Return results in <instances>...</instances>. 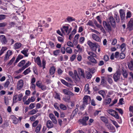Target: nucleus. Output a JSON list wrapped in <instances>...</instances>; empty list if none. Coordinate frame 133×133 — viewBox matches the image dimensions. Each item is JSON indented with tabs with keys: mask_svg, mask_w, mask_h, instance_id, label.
Returning <instances> with one entry per match:
<instances>
[{
	"mask_svg": "<svg viewBox=\"0 0 133 133\" xmlns=\"http://www.w3.org/2000/svg\"><path fill=\"white\" fill-rule=\"evenodd\" d=\"M87 43L92 50L94 51H96V49L98 47L97 44H96V43H93L90 41H88Z\"/></svg>",
	"mask_w": 133,
	"mask_h": 133,
	"instance_id": "1",
	"label": "nucleus"
},
{
	"mask_svg": "<svg viewBox=\"0 0 133 133\" xmlns=\"http://www.w3.org/2000/svg\"><path fill=\"white\" fill-rule=\"evenodd\" d=\"M103 26L106 30L109 32H110L112 30V29L110 23H108L105 21H103Z\"/></svg>",
	"mask_w": 133,
	"mask_h": 133,
	"instance_id": "2",
	"label": "nucleus"
},
{
	"mask_svg": "<svg viewBox=\"0 0 133 133\" xmlns=\"http://www.w3.org/2000/svg\"><path fill=\"white\" fill-rule=\"evenodd\" d=\"M69 28L68 26H63L61 28V30L63 33L66 34L67 35H69L71 31V30Z\"/></svg>",
	"mask_w": 133,
	"mask_h": 133,
	"instance_id": "3",
	"label": "nucleus"
},
{
	"mask_svg": "<svg viewBox=\"0 0 133 133\" xmlns=\"http://www.w3.org/2000/svg\"><path fill=\"white\" fill-rule=\"evenodd\" d=\"M89 117L88 116H84L82 119H79L78 121L83 126H86L88 125L87 122L88 120Z\"/></svg>",
	"mask_w": 133,
	"mask_h": 133,
	"instance_id": "4",
	"label": "nucleus"
},
{
	"mask_svg": "<svg viewBox=\"0 0 133 133\" xmlns=\"http://www.w3.org/2000/svg\"><path fill=\"white\" fill-rule=\"evenodd\" d=\"M31 63L30 62L28 61L25 65L22 67L20 69L16 71V72L17 74L19 73L22 72L25 68L28 67L30 65H31Z\"/></svg>",
	"mask_w": 133,
	"mask_h": 133,
	"instance_id": "5",
	"label": "nucleus"
},
{
	"mask_svg": "<svg viewBox=\"0 0 133 133\" xmlns=\"http://www.w3.org/2000/svg\"><path fill=\"white\" fill-rule=\"evenodd\" d=\"M107 22H108V23L111 24L114 28H115L116 26V22L114 18L113 17L110 16L109 18L107 19Z\"/></svg>",
	"mask_w": 133,
	"mask_h": 133,
	"instance_id": "6",
	"label": "nucleus"
},
{
	"mask_svg": "<svg viewBox=\"0 0 133 133\" xmlns=\"http://www.w3.org/2000/svg\"><path fill=\"white\" fill-rule=\"evenodd\" d=\"M105 126L107 127V129L110 131V132H116L115 127L111 124L109 123L106 124Z\"/></svg>",
	"mask_w": 133,
	"mask_h": 133,
	"instance_id": "7",
	"label": "nucleus"
},
{
	"mask_svg": "<svg viewBox=\"0 0 133 133\" xmlns=\"http://www.w3.org/2000/svg\"><path fill=\"white\" fill-rule=\"evenodd\" d=\"M127 29H128L129 31L133 30V18H131L128 22L127 25Z\"/></svg>",
	"mask_w": 133,
	"mask_h": 133,
	"instance_id": "8",
	"label": "nucleus"
},
{
	"mask_svg": "<svg viewBox=\"0 0 133 133\" xmlns=\"http://www.w3.org/2000/svg\"><path fill=\"white\" fill-rule=\"evenodd\" d=\"M0 39L1 42L2 44H6L8 42V40L4 35H1L0 36Z\"/></svg>",
	"mask_w": 133,
	"mask_h": 133,
	"instance_id": "9",
	"label": "nucleus"
},
{
	"mask_svg": "<svg viewBox=\"0 0 133 133\" xmlns=\"http://www.w3.org/2000/svg\"><path fill=\"white\" fill-rule=\"evenodd\" d=\"M78 75L81 77H82L84 78H85L84 72V69L81 68H79L78 69Z\"/></svg>",
	"mask_w": 133,
	"mask_h": 133,
	"instance_id": "10",
	"label": "nucleus"
},
{
	"mask_svg": "<svg viewBox=\"0 0 133 133\" xmlns=\"http://www.w3.org/2000/svg\"><path fill=\"white\" fill-rule=\"evenodd\" d=\"M89 100L90 101L91 100V98L90 96L86 95L84 96L83 98V103L86 105L87 104H88V100Z\"/></svg>",
	"mask_w": 133,
	"mask_h": 133,
	"instance_id": "11",
	"label": "nucleus"
},
{
	"mask_svg": "<svg viewBox=\"0 0 133 133\" xmlns=\"http://www.w3.org/2000/svg\"><path fill=\"white\" fill-rule=\"evenodd\" d=\"M120 75L118 72L115 73L114 75L113 78L115 82H117L120 78Z\"/></svg>",
	"mask_w": 133,
	"mask_h": 133,
	"instance_id": "12",
	"label": "nucleus"
},
{
	"mask_svg": "<svg viewBox=\"0 0 133 133\" xmlns=\"http://www.w3.org/2000/svg\"><path fill=\"white\" fill-rule=\"evenodd\" d=\"M119 13L121 19L122 20H124L125 19V12L122 9L119 10Z\"/></svg>",
	"mask_w": 133,
	"mask_h": 133,
	"instance_id": "13",
	"label": "nucleus"
},
{
	"mask_svg": "<svg viewBox=\"0 0 133 133\" xmlns=\"http://www.w3.org/2000/svg\"><path fill=\"white\" fill-rule=\"evenodd\" d=\"M23 81L22 79H20L18 82L17 89L19 90H20L23 87Z\"/></svg>",
	"mask_w": 133,
	"mask_h": 133,
	"instance_id": "14",
	"label": "nucleus"
},
{
	"mask_svg": "<svg viewBox=\"0 0 133 133\" xmlns=\"http://www.w3.org/2000/svg\"><path fill=\"white\" fill-rule=\"evenodd\" d=\"M46 127L48 129H51L54 127V125L52 122L50 120H48L46 122Z\"/></svg>",
	"mask_w": 133,
	"mask_h": 133,
	"instance_id": "15",
	"label": "nucleus"
},
{
	"mask_svg": "<svg viewBox=\"0 0 133 133\" xmlns=\"http://www.w3.org/2000/svg\"><path fill=\"white\" fill-rule=\"evenodd\" d=\"M12 120L13 123L15 124H17L18 122V119L16 117L13 115H11L10 116Z\"/></svg>",
	"mask_w": 133,
	"mask_h": 133,
	"instance_id": "16",
	"label": "nucleus"
},
{
	"mask_svg": "<svg viewBox=\"0 0 133 133\" xmlns=\"http://www.w3.org/2000/svg\"><path fill=\"white\" fill-rule=\"evenodd\" d=\"M35 62L37 63L39 68L42 67L40 57L38 56L35 60Z\"/></svg>",
	"mask_w": 133,
	"mask_h": 133,
	"instance_id": "17",
	"label": "nucleus"
},
{
	"mask_svg": "<svg viewBox=\"0 0 133 133\" xmlns=\"http://www.w3.org/2000/svg\"><path fill=\"white\" fill-rule=\"evenodd\" d=\"M24 57V56L23 55H18V56L15 61L14 63V65H15L21 59L23 58Z\"/></svg>",
	"mask_w": 133,
	"mask_h": 133,
	"instance_id": "18",
	"label": "nucleus"
},
{
	"mask_svg": "<svg viewBox=\"0 0 133 133\" xmlns=\"http://www.w3.org/2000/svg\"><path fill=\"white\" fill-rule=\"evenodd\" d=\"M41 20H40L39 22V24L41 23L40 24L41 27H44L45 28H48L49 27V24L46 23L45 21H43L42 23H41Z\"/></svg>",
	"mask_w": 133,
	"mask_h": 133,
	"instance_id": "19",
	"label": "nucleus"
},
{
	"mask_svg": "<svg viewBox=\"0 0 133 133\" xmlns=\"http://www.w3.org/2000/svg\"><path fill=\"white\" fill-rule=\"evenodd\" d=\"M60 80L61 82L63 84L68 87H70L72 85L71 84L68 83V82H66L65 80L63 79H61Z\"/></svg>",
	"mask_w": 133,
	"mask_h": 133,
	"instance_id": "20",
	"label": "nucleus"
},
{
	"mask_svg": "<svg viewBox=\"0 0 133 133\" xmlns=\"http://www.w3.org/2000/svg\"><path fill=\"white\" fill-rule=\"evenodd\" d=\"M63 92L64 94L67 95H74V94L71 92L65 89H63Z\"/></svg>",
	"mask_w": 133,
	"mask_h": 133,
	"instance_id": "21",
	"label": "nucleus"
},
{
	"mask_svg": "<svg viewBox=\"0 0 133 133\" xmlns=\"http://www.w3.org/2000/svg\"><path fill=\"white\" fill-rule=\"evenodd\" d=\"M88 59L92 63L94 64H96L97 63L96 60L91 56H88Z\"/></svg>",
	"mask_w": 133,
	"mask_h": 133,
	"instance_id": "22",
	"label": "nucleus"
},
{
	"mask_svg": "<svg viewBox=\"0 0 133 133\" xmlns=\"http://www.w3.org/2000/svg\"><path fill=\"white\" fill-rule=\"evenodd\" d=\"M111 101V98H107L105 99L103 102V104L105 105L109 104Z\"/></svg>",
	"mask_w": 133,
	"mask_h": 133,
	"instance_id": "23",
	"label": "nucleus"
},
{
	"mask_svg": "<svg viewBox=\"0 0 133 133\" xmlns=\"http://www.w3.org/2000/svg\"><path fill=\"white\" fill-rule=\"evenodd\" d=\"M92 37L94 39L97 41L99 42L100 41L99 37L97 35L95 34H93L92 35Z\"/></svg>",
	"mask_w": 133,
	"mask_h": 133,
	"instance_id": "24",
	"label": "nucleus"
},
{
	"mask_svg": "<svg viewBox=\"0 0 133 133\" xmlns=\"http://www.w3.org/2000/svg\"><path fill=\"white\" fill-rule=\"evenodd\" d=\"M28 50H29L28 49H24L21 51V52L24 55L25 57H27L28 56V54L27 53Z\"/></svg>",
	"mask_w": 133,
	"mask_h": 133,
	"instance_id": "25",
	"label": "nucleus"
},
{
	"mask_svg": "<svg viewBox=\"0 0 133 133\" xmlns=\"http://www.w3.org/2000/svg\"><path fill=\"white\" fill-rule=\"evenodd\" d=\"M56 68L54 66H51L49 70V73L51 75H53L55 72Z\"/></svg>",
	"mask_w": 133,
	"mask_h": 133,
	"instance_id": "26",
	"label": "nucleus"
},
{
	"mask_svg": "<svg viewBox=\"0 0 133 133\" xmlns=\"http://www.w3.org/2000/svg\"><path fill=\"white\" fill-rule=\"evenodd\" d=\"M114 16L116 22L117 23H119L120 22V19L118 14L117 13H115Z\"/></svg>",
	"mask_w": 133,
	"mask_h": 133,
	"instance_id": "27",
	"label": "nucleus"
},
{
	"mask_svg": "<svg viewBox=\"0 0 133 133\" xmlns=\"http://www.w3.org/2000/svg\"><path fill=\"white\" fill-rule=\"evenodd\" d=\"M118 47H119L121 48V50L123 52H124L125 49V44L124 43H123L121 45H118Z\"/></svg>",
	"mask_w": 133,
	"mask_h": 133,
	"instance_id": "28",
	"label": "nucleus"
},
{
	"mask_svg": "<svg viewBox=\"0 0 133 133\" xmlns=\"http://www.w3.org/2000/svg\"><path fill=\"white\" fill-rule=\"evenodd\" d=\"M101 120L105 123V125L106 124H108V120L104 116H101L100 118Z\"/></svg>",
	"mask_w": 133,
	"mask_h": 133,
	"instance_id": "29",
	"label": "nucleus"
},
{
	"mask_svg": "<svg viewBox=\"0 0 133 133\" xmlns=\"http://www.w3.org/2000/svg\"><path fill=\"white\" fill-rule=\"evenodd\" d=\"M7 49V48L6 47H2L0 51V56H1Z\"/></svg>",
	"mask_w": 133,
	"mask_h": 133,
	"instance_id": "30",
	"label": "nucleus"
},
{
	"mask_svg": "<svg viewBox=\"0 0 133 133\" xmlns=\"http://www.w3.org/2000/svg\"><path fill=\"white\" fill-rule=\"evenodd\" d=\"M86 74V77L87 79H91L92 77V75L88 71H86L85 72Z\"/></svg>",
	"mask_w": 133,
	"mask_h": 133,
	"instance_id": "31",
	"label": "nucleus"
},
{
	"mask_svg": "<svg viewBox=\"0 0 133 133\" xmlns=\"http://www.w3.org/2000/svg\"><path fill=\"white\" fill-rule=\"evenodd\" d=\"M38 110L35 108V109H33L30 111L29 112V114L30 115H32L36 114L38 112Z\"/></svg>",
	"mask_w": 133,
	"mask_h": 133,
	"instance_id": "32",
	"label": "nucleus"
},
{
	"mask_svg": "<svg viewBox=\"0 0 133 133\" xmlns=\"http://www.w3.org/2000/svg\"><path fill=\"white\" fill-rule=\"evenodd\" d=\"M25 63V60H23L21 61L18 64L17 66L19 67H21L24 66Z\"/></svg>",
	"mask_w": 133,
	"mask_h": 133,
	"instance_id": "33",
	"label": "nucleus"
},
{
	"mask_svg": "<svg viewBox=\"0 0 133 133\" xmlns=\"http://www.w3.org/2000/svg\"><path fill=\"white\" fill-rule=\"evenodd\" d=\"M128 66L129 69L131 71L133 70V61H131L130 63L128 64Z\"/></svg>",
	"mask_w": 133,
	"mask_h": 133,
	"instance_id": "34",
	"label": "nucleus"
},
{
	"mask_svg": "<svg viewBox=\"0 0 133 133\" xmlns=\"http://www.w3.org/2000/svg\"><path fill=\"white\" fill-rule=\"evenodd\" d=\"M22 44L20 43H17L14 45V46L16 49H18L21 47Z\"/></svg>",
	"mask_w": 133,
	"mask_h": 133,
	"instance_id": "35",
	"label": "nucleus"
},
{
	"mask_svg": "<svg viewBox=\"0 0 133 133\" xmlns=\"http://www.w3.org/2000/svg\"><path fill=\"white\" fill-rule=\"evenodd\" d=\"M18 95L16 94L14 96L13 99V103H16L18 100Z\"/></svg>",
	"mask_w": 133,
	"mask_h": 133,
	"instance_id": "36",
	"label": "nucleus"
},
{
	"mask_svg": "<svg viewBox=\"0 0 133 133\" xmlns=\"http://www.w3.org/2000/svg\"><path fill=\"white\" fill-rule=\"evenodd\" d=\"M66 19L69 22L75 21V19L74 18H73L72 17L69 16H68Z\"/></svg>",
	"mask_w": 133,
	"mask_h": 133,
	"instance_id": "37",
	"label": "nucleus"
},
{
	"mask_svg": "<svg viewBox=\"0 0 133 133\" xmlns=\"http://www.w3.org/2000/svg\"><path fill=\"white\" fill-rule=\"evenodd\" d=\"M31 71L30 70V68L29 67L24 71L23 72V74L25 75L28 74V73L30 72Z\"/></svg>",
	"mask_w": 133,
	"mask_h": 133,
	"instance_id": "38",
	"label": "nucleus"
},
{
	"mask_svg": "<svg viewBox=\"0 0 133 133\" xmlns=\"http://www.w3.org/2000/svg\"><path fill=\"white\" fill-rule=\"evenodd\" d=\"M42 128L41 125L39 124L36 127V133H38L40 131Z\"/></svg>",
	"mask_w": 133,
	"mask_h": 133,
	"instance_id": "39",
	"label": "nucleus"
},
{
	"mask_svg": "<svg viewBox=\"0 0 133 133\" xmlns=\"http://www.w3.org/2000/svg\"><path fill=\"white\" fill-rule=\"evenodd\" d=\"M99 93L101 95L103 98L105 96L106 94L105 92L103 90H101L99 91Z\"/></svg>",
	"mask_w": 133,
	"mask_h": 133,
	"instance_id": "40",
	"label": "nucleus"
},
{
	"mask_svg": "<svg viewBox=\"0 0 133 133\" xmlns=\"http://www.w3.org/2000/svg\"><path fill=\"white\" fill-rule=\"evenodd\" d=\"M60 52V50L58 49L54 51L53 53L54 55L56 57L59 54Z\"/></svg>",
	"mask_w": 133,
	"mask_h": 133,
	"instance_id": "41",
	"label": "nucleus"
},
{
	"mask_svg": "<svg viewBox=\"0 0 133 133\" xmlns=\"http://www.w3.org/2000/svg\"><path fill=\"white\" fill-rule=\"evenodd\" d=\"M66 53L71 54L72 52V49L69 47H67L66 49Z\"/></svg>",
	"mask_w": 133,
	"mask_h": 133,
	"instance_id": "42",
	"label": "nucleus"
},
{
	"mask_svg": "<svg viewBox=\"0 0 133 133\" xmlns=\"http://www.w3.org/2000/svg\"><path fill=\"white\" fill-rule=\"evenodd\" d=\"M101 84L103 86H105L107 85L106 82L105 81V79L104 77L102 79Z\"/></svg>",
	"mask_w": 133,
	"mask_h": 133,
	"instance_id": "43",
	"label": "nucleus"
},
{
	"mask_svg": "<svg viewBox=\"0 0 133 133\" xmlns=\"http://www.w3.org/2000/svg\"><path fill=\"white\" fill-rule=\"evenodd\" d=\"M70 95H68L67 96H66L65 97L63 98V100L66 102H68L70 100Z\"/></svg>",
	"mask_w": 133,
	"mask_h": 133,
	"instance_id": "44",
	"label": "nucleus"
},
{
	"mask_svg": "<svg viewBox=\"0 0 133 133\" xmlns=\"http://www.w3.org/2000/svg\"><path fill=\"white\" fill-rule=\"evenodd\" d=\"M116 111L112 109H110L108 110V112L109 114L113 116V115L115 113Z\"/></svg>",
	"mask_w": 133,
	"mask_h": 133,
	"instance_id": "45",
	"label": "nucleus"
},
{
	"mask_svg": "<svg viewBox=\"0 0 133 133\" xmlns=\"http://www.w3.org/2000/svg\"><path fill=\"white\" fill-rule=\"evenodd\" d=\"M33 71L35 74L37 75H38L37 68L35 66L33 67Z\"/></svg>",
	"mask_w": 133,
	"mask_h": 133,
	"instance_id": "46",
	"label": "nucleus"
},
{
	"mask_svg": "<svg viewBox=\"0 0 133 133\" xmlns=\"http://www.w3.org/2000/svg\"><path fill=\"white\" fill-rule=\"evenodd\" d=\"M15 57H13L11 59L8 63L7 65H11L14 61H15Z\"/></svg>",
	"mask_w": 133,
	"mask_h": 133,
	"instance_id": "47",
	"label": "nucleus"
},
{
	"mask_svg": "<svg viewBox=\"0 0 133 133\" xmlns=\"http://www.w3.org/2000/svg\"><path fill=\"white\" fill-rule=\"evenodd\" d=\"M42 64L43 69H44L45 68V65L46 64V61L44 58L43 59H42Z\"/></svg>",
	"mask_w": 133,
	"mask_h": 133,
	"instance_id": "48",
	"label": "nucleus"
},
{
	"mask_svg": "<svg viewBox=\"0 0 133 133\" xmlns=\"http://www.w3.org/2000/svg\"><path fill=\"white\" fill-rule=\"evenodd\" d=\"M122 70L123 71L122 72V74L123 76L125 78L127 77L128 74L126 70Z\"/></svg>",
	"mask_w": 133,
	"mask_h": 133,
	"instance_id": "49",
	"label": "nucleus"
},
{
	"mask_svg": "<svg viewBox=\"0 0 133 133\" xmlns=\"http://www.w3.org/2000/svg\"><path fill=\"white\" fill-rule=\"evenodd\" d=\"M88 55H90V56H91L93 57H96L97 56L96 54H95L94 53L91 52H88Z\"/></svg>",
	"mask_w": 133,
	"mask_h": 133,
	"instance_id": "50",
	"label": "nucleus"
},
{
	"mask_svg": "<svg viewBox=\"0 0 133 133\" xmlns=\"http://www.w3.org/2000/svg\"><path fill=\"white\" fill-rule=\"evenodd\" d=\"M59 107L60 108L62 109L63 110H66V109L67 108L66 106L63 104H60Z\"/></svg>",
	"mask_w": 133,
	"mask_h": 133,
	"instance_id": "51",
	"label": "nucleus"
},
{
	"mask_svg": "<svg viewBox=\"0 0 133 133\" xmlns=\"http://www.w3.org/2000/svg\"><path fill=\"white\" fill-rule=\"evenodd\" d=\"M23 95L22 93L18 95V100L19 101H21L22 99Z\"/></svg>",
	"mask_w": 133,
	"mask_h": 133,
	"instance_id": "52",
	"label": "nucleus"
},
{
	"mask_svg": "<svg viewBox=\"0 0 133 133\" xmlns=\"http://www.w3.org/2000/svg\"><path fill=\"white\" fill-rule=\"evenodd\" d=\"M49 44L51 48H54L55 47V45L54 43L53 42L51 41H49Z\"/></svg>",
	"mask_w": 133,
	"mask_h": 133,
	"instance_id": "53",
	"label": "nucleus"
},
{
	"mask_svg": "<svg viewBox=\"0 0 133 133\" xmlns=\"http://www.w3.org/2000/svg\"><path fill=\"white\" fill-rule=\"evenodd\" d=\"M38 24L39 25V26L37 29V31L38 32H41L42 31V29L41 28V27L40 26V25H39V23H38Z\"/></svg>",
	"mask_w": 133,
	"mask_h": 133,
	"instance_id": "54",
	"label": "nucleus"
},
{
	"mask_svg": "<svg viewBox=\"0 0 133 133\" xmlns=\"http://www.w3.org/2000/svg\"><path fill=\"white\" fill-rule=\"evenodd\" d=\"M111 121L112 122V123L115 125L117 128H118L119 127V125L114 120H111Z\"/></svg>",
	"mask_w": 133,
	"mask_h": 133,
	"instance_id": "55",
	"label": "nucleus"
},
{
	"mask_svg": "<svg viewBox=\"0 0 133 133\" xmlns=\"http://www.w3.org/2000/svg\"><path fill=\"white\" fill-rule=\"evenodd\" d=\"M67 45L71 47H74V45L73 43L70 41H68L66 43Z\"/></svg>",
	"mask_w": 133,
	"mask_h": 133,
	"instance_id": "56",
	"label": "nucleus"
},
{
	"mask_svg": "<svg viewBox=\"0 0 133 133\" xmlns=\"http://www.w3.org/2000/svg\"><path fill=\"white\" fill-rule=\"evenodd\" d=\"M132 15L131 12L129 11L127 12V16H126V18L127 19L128 18H130L131 16Z\"/></svg>",
	"mask_w": 133,
	"mask_h": 133,
	"instance_id": "57",
	"label": "nucleus"
},
{
	"mask_svg": "<svg viewBox=\"0 0 133 133\" xmlns=\"http://www.w3.org/2000/svg\"><path fill=\"white\" fill-rule=\"evenodd\" d=\"M76 57V55L75 54H73L72 55L70 58V61L71 62L73 61L75 59Z\"/></svg>",
	"mask_w": 133,
	"mask_h": 133,
	"instance_id": "58",
	"label": "nucleus"
},
{
	"mask_svg": "<svg viewBox=\"0 0 133 133\" xmlns=\"http://www.w3.org/2000/svg\"><path fill=\"white\" fill-rule=\"evenodd\" d=\"M39 123V121L38 120H36L32 124V126L33 127H35Z\"/></svg>",
	"mask_w": 133,
	"mask_h": 133,
	"instance_id": "59",
	"label": "nucleus"
},
{
	"mask_svg": "<svg viewBox=\"0 0 133 133\" xmlns=\"http://www.w3.org/2000/svg\"><path fill=\"white\" fill-rule=\"evenodd\" d=\"M85 38L84 37H81L79 39V42L81 43H84L85 40Z\"/></svg>",
	"mask_w": 133,
	"mask_h": 133,
	"instance_id": "60",
	"label": "nucleus"
},
{
	"mask_svg": "<svg viewBox=\"0 0 133 133\" xmlns=\"http://www.w3.org/2000/svg\"><path fill=\"white\" fill-rule=\"evenodd\" d=\"M94 24L97 27L99 28L101 27L102 25L98 24L97 21L96 20H94Z\"/></svg>",
	"mask_w": 133,
	"mask_h": 133,
	"instance_id": "61",
	"label": "nucleus"
},
{
	"mask_svg": "<svg viewBox=\"0 0 133 133\" xmlns=\"http://www.w3.org/2000/svg\"><path fill=\"white\" fill-rule=\"evenodd\" d=\"M87 25H89V26H94L93 22L91 20H89V21L88 22V23L87 24Z\"/></svg>",
	"mask_w": 133,
	"mask_h": 133,
	"instance_id": "62",
	"label": "nucleus"
},
{
	"mask_svg": "<svg viewBox=\"0 0 133 133\" xmlns=\"http://www.w3.org/2000/svg\"><path fill=\"white\" fill-rule=\"evenodd\" d=\"M4 101L6 105H8L9 104V99L8 97H5L4 98Z\"/></svg>",
	"mask_w": 133,
	"mask_h": 133,
	"instance_id": "63",
	"label": "nucleus"
},
{
	"mask_svg": "<svg viewBox=\"0 0 133 133\" xmlns=\"http://www.w3.org/2000/svg\"><path fill=\"white\" fill-rule=\"evenodd\" d=\"M6 16L5 15H0V20L4 19L6 17Z\"/></svg>",
	"mask_w": 133,
	"mask_h": 133,
	"instance_id": "64",
	"label": "nucleus"
}]
</instances>
